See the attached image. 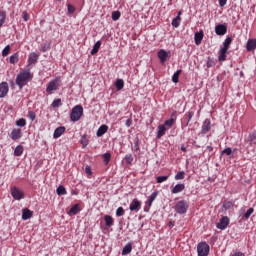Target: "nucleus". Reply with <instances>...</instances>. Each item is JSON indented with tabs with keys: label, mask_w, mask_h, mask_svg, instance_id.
<instances>
[{
	"label": "nucleus",
	"mask_w": 256,
	"mask_h": 256,
	"mask_svg": "<svg viewBox=\"0 0 256 256\" xmlns=\"http://www.w3.org/2000/svg\"><path fill=\"white\" fill-rule=\"evenodd\" d=\"M182 70H177L173 76H172V81L173 83H179V76L181 75Z\"/></svg>",
	"instance_id": "nucleus-36"
},
{
	"label": "nucleus",
	"mask_w": 256,
	"mask_h": 256,
	"mask_svg": "<svg viewBox=\"0 0 256 256\" xmlns=\"http://www.w3.org/2000/svg\"><path fill=\"white\" fill-rule=\"evenodd\" d=\"M134 151H139V139H136L134 143Z\"/></svg>",
	"instance_id": "nucleus-57"
},
{
	"label": "nucleus",
	"mask_w": 256,
	"mask_h": 256,
	"mask_svg": "<svg viewBox=\"0 0 256 256\" xmlns=\"http://www.w3.org/2000/svg\"><path fill=\"white\" fill-rule=\"evenodd\" d=\"M81 210L79 209V204H75L68 212V215H77Z\"/></svg>",
	"instance_id": "nucleus-30"
},
{
	"label": "nucleus",
	"mask_w": 256,
	"mask_h": 256,
	"mask_svg": "<svg viewBox=\"0 0 256 256\" xmlns=\"http://www.w3.org/2000/svg\"><path fill=\"white\" fill-rule=\"evenodd\" d=\"M185 179V172L184 171H180L175 175V180L176 181H180Z\"/></svg>",
	"instance_id": "nucleus-42"
},
{
	"label": "nucleus",
	"mask_w": 256,
	"mask_h": 256,
	"mask_svg": "<svg viewBox=\"0 0 256 256\" xmlns=\"http://www.w3.org/2000/svg\"><path fill=\"white\" fill-rule=\"evenodd\" d=\"M193 115H195V110L191 109L188 111L187 117H188V123H191V119H193Z\"/></svg>",
	"instance_id": "nucleus-51"
},
{
	"label": "nucleus",
	"mask_w": 256,
	"mask_h": 256,
	"mask_svg": "<svg viewBox=\"0 0 256 256\" xmlns=\"http://www.w3.org/2000/svg\"><path fill=\"white\" fill-rule=\"evenodd\" d=\"M166 131H167V128L165 127V125L158 126L157 139H161V137L165 135Z\"/></svg>",
	"instance_id": "nucleus-24"
},
{
	"label": "nucleus",
	"mask_w": 256,
	"mask_h": 256,
	"mask_svg": "<svg viewBox=\"0 0 256 256\" xmlns=\"http://www.w3.org/2000/svg\"><path fill=\"white\" fill-rule=\"evenodd\" d=\"M255 211V209H253V208H249L248 210H247V212L244 214V218L245 219H249V217H251V215H253V212Z\"/></svg>",
	"instance_id": "nucleus-48"
},
{
	"label": "nucleus",
	"mask_w": 256,
	"mask_h": 256,
	"mask_svg": "<svg viewBox=\"0 0 256 256\" xmlns=\"http://www.w3.org/2000/svg\"><path fill=\"white\" fill-rule=\"evenodd\" d=\"M157 195H159V192H153V193L148 197V200L146 201V205H148V208H147V206L144 207V211H145L146 213H148L149 208L153 205V201H155V199H157Z\"/></svg>",
	"instance_id": "nucleus-9"
},
{
	"label": "nucleus",
	"mask_w": 256,
	"mask_h": 256,
	"mask_svg": "<svg viewBox=\"0 0 256 256\" xmlns=\"http://www.w3.org/2000/svg\"><path fill=\"white\" fill-rule=\"evenodd\" d=\"M167 57H169V53L165 50H160L158 52V58L160 59V63H165L167 61Z\"/></svg>",
	"instance_id": "nucleus-18"
},
{
	"label": "nucleus",
	"mask_w": 256,
	"mask_h": 256,
	"mask_svg": "<svg viewBox=\"0 0 256 256\" xmlns=\"http://www.w3.org/2000/svg\"><path fill=\"white\" fill-rule=\"evenodd\" d=\"M49 49H51V42L46 41L43 44H41L40 51H42V53H46V51H49Z\"/></svg>",
	"instance_id": "nucleus-29"
},
{
	"label": "nucleus",
	"mask_w": 256,
	"mask_h": 256,
	"mask_svg": "<svg viewBox=\"0 0 256 256\" xmlns=\"http://www.w3.org/2000/svg\"><path fill=\"white\" fill-rule=\"evenodd\" d=\"M167 179H169V176H158L156 178V181H157V183H163V182L167 181Z\"/></svg>",
	"instance_id": "nucleus-50"
},
{
	"label": "nucleus",
	"mask_w": 256,
	"mask_h": 256,
	"mask_svg": "<svg viewBox=\"0 0 256 256\" xmlns=\"http://www.w3.org/2000/svg\"><path fill=\"white\" fill-rule=\"evenodd\" d=\"M124 160L127 163V165H132V163H133V155L132 154H127L124 157Z\"/></svg>",
	"instance_id": "nucleus-41"
},
{
	"label": "nucleus",
	"mask_w": 256,
	"mask_h": 256,
	"mask_svg": "<svg viewBox=\"0 0 256 256\" xmlns=\"http://www.w3.org/2000/svg\"><path fill=\"white\" fill-rule=\"evenodd\" d=\"M219 5L225 7L227 5V0H219Z\"/></svg>",
	"instance_id": "nucleus-58"
},
{
	"label": "nucleus",
	"mask_w": 256,
	"mask_h": 256,
	"mask_svg": "<svg viewBox=\"0 0 256 256\" xmlns=\"http://www.w3.org/2000/svg\"><path fill=\"white\" fill-rule=\"evenodd\" d=\"M9 51H11V46L7 45V46L2 50V57H7V55H9Z\"/></svg>",
	"instance_id": "nucleus-46"
},
{
	"label": "nucleus",
	"mask_w": 256,
	"mask_h": 256,
	"mask_svg": "<svg viewBox=\"0 0 256 256\" xmlns=\"http://www.w3.org/2000/svg\"><path fill=\"white\" fill-rule=\"evenodd\" d=\"M115 87L117 91H121L125 87V81L123 79H117L115 81Z\"/></svg>",
	"instance_id": "nucleus-25"
},
{
	"label": "nucleus",
	"mask_w": 256,
	"mask_h": 256,
	"mask_svg": "<svg viewBox=\"0 0 256 256\" xmlns=\"http://www.w3.org/2000/svg\"><path fill=\"white\" fill-rule=\"evenodd\" d=\"M216 35H225L227 33V26L225 24H219L215 27Z\"/></svg>",
	"instance_id": "nucleus-13"
},
{
	"label": "nucleus",
	"mask_w": 256,
	"mask_h": 256,
	"mask_svg": "<svg viewBox=\"0 0 256 256\" xmlns=\"http://www.w3.org/2000/svg\"><path fill=\"white\" fill-rule=\"evenodd\" d=\"M189 209V205L185 200L179 201L175 206L176 213H179V215H185L187 213V210Z\"/></svg>",
	"instance_id": "nucleus-5"
},
{
	"label": "nucleus",
	"mask_w": 256,
	"mask_h": 256,
	"mask_svg": "<svg viewBox=\"0 0 256 256\" xmlns=\"http://www.w3.org/2000/svg\"><path fill=\"white\" fill-rule=\"evenodd\" d=\"M15 157H21L23 155V146L18 145L14 150Z\"/></svg>",
	"instance_id": "nucleus-32"
},
{
	"label": "nucleus",
	"mask_w": 256,
	"mask_h": 256,
	"mask_svg": "<svg viewBox=\"0 0 256 256\" xmlns=\"http://www.w3.org/2000/svg\"><path fill=\"white\" fill-rule=\"evenodd\" d=\"M203 31L201 30L200 32H196L194 34V41H195V45H201V42L203 41Z\"/></svg>",
	"instance_id": "nucleus-17"
},
{
	"label": "nucleus",
	"mask_w": 256,
	"mask_h": 256,
	"mask_svg": "<svg viewBox=\"0 0 256 256\" xmlns=\"http://www.w3.org/2000/svg\"><path fill=\"white\" fill-rule=\"evenodd\" d=\"M99 49H101V41H97L94 44V46H93V48H92V50L90 52L91 55H95V54L99 53Z\"/></svg>",
	"instance_id": "nucleus-27"
},
{
	"label": "nucleus",
	"mask_w": 256,
	"mask_h": 256,
	"mask_svg": "<svg viewBox=\"0 0 256 256\" xmlns=\"http://www.w3.org/2000/svg\"><path fill=\"white\" fill-rule=\"evenodd\" d=\"M104 221H105L106 227H112V225H113V217H111L109 215H105L104 216Z\"/></svg>",
	"instance_id": "nucleus-33"
},
{
	"label": "nucleus",
	"mask_w": 256,
	"mask_h": 256,
	"mask_svg": "<svg viewBox=\"0 0 256 256\" xmlns=\"http://www.w3.org/2000/svg\"><path fill=\"white\" fill-rule=\"evenodd\" d=\"M8 93H9V84H7V82L0 83V99H3V97H7Z\"/></svg>",
	"instance_id": "nucleus-11"
},
{
	"label": "nucleus",
	"mask_w": 256,
	"mask_h": 256,
	"mask_svg": "<svg viewBox=\"0 0 256 256\" xmlns=\"http://www.w3.org/2000/svg\"><path fill=\"white\" fill-rule=\"evenodd\" d=\"M39 59V55H37V53L33 52L29 54L28 57V63L29 65H35L36 61H38Z\"/></svg>",
	"instance_id": "nucleus-21"
},
{
	"label": "nucleus",
	"mask_w": 256,
	"mask_h": 256,
	"mask_svg": "<svg viewBox=\"0 0 256 256\" xmlns=\"http://www.w3.org/2000/svg\"><path fill=\"white\" fill-rule=\"evenodd\" d=\"M9 63H11V65L19 63V54L14 53L13 55H11L9 58Z\"/></svg>",
	"instance_id": "nucleus-28"
},
{
	"label": "nucleus",
	"mask_w": 256,
	"mask_h": 256,
	"mask_svg": "<svg viewBox=\"0 0 256 256\" xmlns=\"http://www.w3.org/2000/svg\"><path fill=\"white\" fill-rule=\"evenodd\" d=\"M22 19L26 22L29 21V14L27 13V11H24L22 13Z\"/></svg>",
	"instance_id": "nucleus-54"
},
{
	"label": "nucleus",
	"mask_w": 256,
	"mask_h": 256,
	"mask_svg": "<svg viewBox=\"0 0 256 256\" xmlns=\"http://www.w3.org/2000/svg\"><path fill=\"white\" fill-rule=\"evenodd\" d=\"M233 43V39L231 37H227L225 41L223 42V47L219 51L218 61H226L227 59V51Z\"/></svg>",
	"instance_id": "nucleus-2"
},
{
	"label": "nucleus",
	"mask_w": 256,
	"mask_h": 256,
	"mask_svg": "<svg viewBox=\"0 0 256 256\" xmlns=\"http://www.w3.org/2000/svg\"><path fill=\"white\" fill-rule=\"evenodd\" d=\"M256 49V39H248L246 43V51H255Z\"/></svg>",
	"instance_id": "nucleus-15"
},
{
	"label": "nucleus",
	"mask_w": 256,
	"mask_h": 256,
	"mask_svg": "<svg viewBox=\"0 0 256 256\" xmlns=\"http://www.w3.org/2000/svg\"><path fill=\"white\" fill-rule=\"evenodd\" d=\"M81 145L82 147L85 149V147H87V145H89V139H87V135H83L81 137Z\"/></svg>",
	"instance_id": "nucleus-38"
},
{
	"label": "nucleus",
	"mask_w": 256,
	"mask_h": 256,
	"mask_svg": "<svg viewBox=\"0 0 256 256\" xmlns=\"http://www.w3.org/2000/svg\"><path fill=\"white\" fill-rule=\"evenodd\" d=\"M56 193L57 195L61 196V195H67V190L65 189V186L60 185L57 189H56Z\"/></svg>",
	"instance_id": "nucleus-35"
},
{
	"label": "nucleus",
	"mask_w": 256,
	"mask_h": 256,
	"mask_svg": "<svg viewBox=\"0 0 256 256\" xmlns=\"http://www.w3.org/2000/svg\"><path fill=\"white\" fill-rule=\"evenodd\" d=\"M33 217V211L25 208L22 210V219L23 221H27V219H31Z\"/></svg>",
	"instance_id": "nucleus-19"
},
{
	"label": "nucleus",
	"mask_w": 256,
	"mask_h": 256,
	"mask_svg": "<svg viewBox=\"0 0 256 256\" xmlns=\"http://www.w3.org/2000/svg\"><path fill=\"white\" fill-rule=\"evenodd\" d=\"M51 107H53L54 109H57V107H61V99L60 98L55 99L52 102Z\"/></svg>",
	"instance_id": "nucleus-43"
},
{
	"label": "nucleus",
	"mask_w": 256,
	"mask_h": 256,
	"mask_svg": "<svg viewBox=\"0 0 256 256\" xmlns=\"http://www.w3.org/2000/svg\"><path fill=\"white\" fill-rule=\"evenodd\" d=\"M65 131H66L65 126H60V127L56 128L54 130V134H53L54 139H59V137H61V135H63V133H65Z\"/></svg>",
	"instance_id": "nucleus-16"
},
{
	"label": "nucleus",
	"mask_w": 256,
	"mask_h": 256,
	"mask_svg": "<svg viewBox=\"0 0 256 256\" xmlns=\"http://www.w3.org/2000/svg\"><path fill=\"white\" fill-rule=\"evenodd\" d=\"M231 256H245V254L243 252H235Z\"/></svg>",
	"instance_id": "nucleus-59"
},
{
	"label": "nucleus",
	"mask_w": 256,
	"mask_h": 256,
	"mask_svg": "<svg viewBox=\"0 0 256 256\" xmlns=\"http://www.w3.org/2000/svg\"><path fill=\"white\" fill-rule=\"evenodd\" d=\"M174 123H175V119L170 118L169 120H166V121L164 122V125H165L166 127L171 128V127H173V124H174Z\"/></svg>",
	"instance_id": "nucleus-47"
},
{
	"label": "nucleus",
	"mask_w": 256,
	"mask_h": 256,
	"mask_svg": "<svg viewBox=\"0 0 256 256\" xmlns=\"http://www.w3.org/2000/svg\"><path fill=\"white\" fill-rule=\"evenodd\" d=\"M68 14L72 15V13H75V6L68 4L67 5Z\"/></svg>",
	"instance_id": "nucleus-52"
},
{
	"label": "nucleus",
	"mask_w": 256,
	"mask_h": 256,
	"mask_svg": "<svg viewBox=\"0 0 256 256\" xmlns=\"http://www.w3.org/2000/svg\"><path fill=\"white\" fill-rule=\"evenodd\" d=\"M31 79H33V75L30 69L20 71L16 76V85H18L19 89H23V86L29 83Z\"/></svg>",
	"instance_id": "nucleus-1"
},
{
	"label": "nucleus",
	"mask_w": 256,
	"mask_h": 256,
	"mask_svg": "<svg viewBox=\"0 0 256 256\" xmlns=\"http://www.w3.org/2000/svg\"><path fill=\"white\" fill-rule=\"evenodd\" d=\"M232 153H233V150L228 147V148H225L224 150H222L220 155H221V157H223V155L230 156V155H232Z\"/></svg>",
	"instance_id": "nucleus-44"
},
{
	"label": "nucleus",
	"mask_w": 256,
	"mask_h": 256,
	"mask_svg": "<svg viewBox=\"0 0 256 256\" xmlns=\"http://www.w3.org/2000/svg\"><path fill=\"white\" fill-rule=\"evenodd\" d=\"M130 211H135V213H138V211L141 210V201H139L137 198L133 199L129 206Z\"/></svg>",
	"instance_id": "nucleus-10"
},
{
	"label": "nucleus",
	"mask_w": 256,
	"mask_h": 256,
	"mask_svg": "<svg viewBox=\"0 0 256 256\" xmlns=\"http://www.w3.org/2000/svg\"><path fill=\"white\" fill-rule=\"evenodd\" d=\"M107 131H109V126L108 125H101L97 132H96V135L97 137H103V134L104 133H107Z\"/></svg>",
	"instance_id": "nucleus-20"
},
{
	"label": "nucleus",
	"mask_w": 256,
	"mask_h": 256,
	"mask_svg": "<svg viewBox=\"0 0 256 256\" xmlns=\"http://www.w3.org/2000/svg\"><path fill=\"white\" fill-rule=\"evenodd\" d=\"M181 151H183V153H187V148L185 147V145L181 146Z\"/></svg>",
	"instance_id": "nucleus-60"
},
{
	"label": "nucleus",
	"mask_w": 256,
	"mask_h": 256,
	"mask_svg": "<svg viewBox=\"0 0 256 256\" xmlns=\"http://www.w3.org/2000/svg\"><path fill=\"white\" fill-rule=\"evenodd\" d=\"M209 250H210V247H209V244H207V242H200L197 245L198 256H207V255H209Z\"/></svg>",
	"instance_id": "nucleus-4"
},
{
	"label": "nucleus",
	"mask_w": 256,
	"mask_h": 256,
	"mask_svg": "<svg viewBox=\"0 0 256 256\" xmlns=\"http://www.w3.org/2000/svg\"><path fill=\"white\" fill-rule=\"evenodd\" d=\"M7 19V14L5 11H0V29L5 25V20Z\"/></svg>",
	"instance_id": "nucleus-34"
},
{
	"label": "nucleus",
	"mask_w": 256,
	"mask_h": 256,
	"mask_svg": "<svg viewBox=\"0 0 256 256\" xmlns=\"http://www.w3.org/2000/svg\"><path fill=\"white\" fill-rule=\"evenodd\" d=\"M248 142L250 145H256V132H252L248 136Z\"/></svg>",
	"instance_id": "nucleus-31"
},
{
	"label": "nucleus",
	"mask_w": 256,
	"mask_h": 256,
	"mask_svg": "<svg viewBox=\"0 0 256 256\" xmlns=\"http://www.w3.org/2000/svg\"><path fill=\"white\" fill-rule=\"evenodd\" d=\"M83 116V106L76 105L74 108H72L70 113V121H73V123L79 121L81 117Z\"/></svg>",
	"instance_id": "nucleus-3"
},
{
	"label": "nucleus",
	"mask_w": 256,
	"mask_h": 256,
	"mask_svg": "<svg viewBox=\"0 0 256 256\" xmlns=\"http://www.w3.org/2000/svg\"><path fill=\"white\" fill-rule=\"evenodd\" d=\"M28 116H29V119H31V121H35L37 117V115L33 111L28 112Z\"/></svg>",
	"instance_id": "nucleus-53"
},
{
	"label": "nucleus",
	"mask_w": 256,
	"mask_h": 256,
	"mask_svg": "<svg viewBox=\"0 0 256 256\" xmlns=\"http://www.w3.org/2000/svg\"><path fill=\"white\" fill-rule=\"evenodd\" d=\"M133 251V245L131 243H128L124 246L122 250V255H129Z\"/></svg>",
	"instance_id": "nucleus-26"
},
{
	"label": "nucleus",
	"mask_w": 256,
	"mask_h": 256,
	"mask_svg": "<svg viewBox=\"0 0 256 256\" xmlns=\"http://www.w3.org/2000/svg\"><path fill=\"white\" fill-rule=\"evenodd\" d=\"M85 173H86L87 175H92V174H93V172L91 171V166H86V167H85Z\"/></svg>",
	"instance_id": "nucleus-56"
},
{
	"label": "nucleus",
	"mask_w": 256,
	"mask_h": 256,
	"mask_svg": "<svg viewBox=\"0 0 256 256\" xmlns=\"http://www.w3.org/2000/svg\"><path fill=\"white\" fill-rule=\"evenodd\" d=\"M103 159H104V163H109V161H111V153H105L103 154Z\"/></svg>",
	"instance_id": "nucleus-49"
},
{
	"label": "nucleus",
	"mask_w": 256,
	"mask_h": 256,
	"mask_svg": "<svg viewBox=\"0 0 256 256\" xmlns=\"http://www.w3.org/2000/svg\"><path fill=\"white\" fill-rule=\"evenodd\" d=\"M10 191L13 199H15L16 201H21V199L25 197V193H23L21 189H19L17 186L11 187Z\"/></svg>",
	"instance_id": "nucleus-6"
},
{
	"label": "nucleus",
	"mask_w": 256,
	"mask_h": 256,
	"mask_svg": "<svg viewBox=\"0 0 256 256\" xmlns=\"http://www.w3.org/2000/svg\"><path fill=\"white\" fill-rule=\"evenodd\" d=\"M179 25H181V12H178L177 17H175L172 20V27H174L175 29H177V27H179Z\"/></svg>",
	"instance_id": "nucleus-22"
},
{
	"label": "nucleus",
	"mask_w": 256,
	"mask_h": 256,
	"mask_svg": "<svg viewBox=\"0 0 256 256\" xmlns=\"http://www.w3.org/2000/svg\"><path fill=\"white\" fill-rule=\"evenodd\" d=\"M229 226V217L223 216L219 223L216 225L217 229H220L221 231H225L227 227Z\"/></svg>",
	"instance_id": "nucleus-8"
},
{
	"label": "nucleus",
	"mask_w": 256,
	"mask_h": 256,
	"mask_svg": "<svg viewBox=\"0 0 256 256\" xmlns=\"http://www.w3.org/2000/svg\"><path fill=\"white\" fill-rule=\"evenodd\" d=\"M16 125L17 127H25V125H27V120H25V118H20L17 120Z\"/></svg>",
	"instance_id": "nucleus-40"
},
{
	"label": "nucleus",
	"mask_w": 256,
	"mask_h": 256,
	"mask_svg": "<svg viewBox=\"0 0 256 256\" xmlns=\"http://www.w3.org/2000/svg\"><path fill=\"white\" fill-rule=\"evenodd\" d=\"M207 69H211V67H215V60L213 58L208 57V60L206 62Z\"/></svg>",
	"instance_id": "nucleus-39"
},
{
	"label": "nucleus",
	"mask_w": 256,
	"mask_h": 256,
	"mask_svg": "<svg viewBox=\"0 0 256 256\" xmlns=\"http://www.w3.org/2000/svg\"><path fill=\"white\" fill-rule=\"evenodd\" d=\"M175 224L173 222H169V227H174Z\"/></svg>",
	"instance_id": "nucleus-62"
},
{
	"label": "nucleus",
	"mask_w": 256,
	"mask_h": 256,
	"mask_svg": "<svg viewBox=\"0 0 256 256\" xmlns=\"http://www.w3.org/2000/svg\"><path fill=\"white\" fill-rule=\"evenodd\" d=\"M211 131V120L206 119L202 124L201 134L207 135Z\"/></svg>",
	"instance_id": "nucleus-12"
},
{
	"label": "nucleus",
	"mask_w": 256,
	"mask_h": 256,
	"mask_svg": "<svg viewBox=\"0 0 256 256\" xmlns=\"http://www.w3.org/2000/svg\"><path fill=\"white\" fill-rule=\"evenodd\" d=\"M58 89H59V81L52 80L47 85L46 93H48V95H53V91H57Z\"/></svg>",
	"instance_id": "nucleus-7"
},
{
	"label": "nucleus",
	"mask_w": 256,
	"mask_h": 256,
	"mask_svg": "<svg viewBox=\"0 0 256 256\" xmlns=\"http://www.w3.org/2000/svg\"><path fill=\"white\" fill-rule=\"evenodd\" d=\"M121 18V12L120 11H113L112 12V21H119Z\"/></svg>",
	"instance_id": "nucleus-37"
},
{
	"label": "nucleus",
	"mask_w": 256,
	"mask_h": 256,
	"mask_svg": "<svg viewBox=\"0 0 256 256\" xmlns=\"http://www.w3.org/2000/svg\"><path fill=\"white\" fill-rule=\"evenodd\" d=\"M126 127H131L133 125V120L131 118H128L125 122Z\"/></svg>",
	"instance_id": "nucleus-55"
},
{
	"label": "nucleus",
	"mask_w": 256,
	"mask_h": 256,
	"mask_svg": "<svg viewBox=\"0 0 256 256\" xmlns=\"http://www.w3.org/2000/svg\"><path fill=\"white\" fill-rule=\"evenodd\" d=\"M125 215V209L123 207H119L116 210V217H123Z\"/></svg>",
	"instance_id": "nucleus-45"
},
{
	"label": "nucleus",
	"mask_w": 256,
	"mask_h": 256,
	"mask_svg": "<svg viewBox=\"0 0 256 256\" xmlns=\"http://www.w3.org/2000/svg\"><path fill=\"white\" fill-rule=\"evenodd\" d=\"M10 137L13 141H17L18 139H21L23 137V134L21 133V129H13Z\"/></svg>",
	"instance_id": "nucleus-14"
},
{
	"label": "nucleus",
	"mask_w": 256,
	"mask_h": 256,
	"mask_svg": "<svg viewBox=\"0 0 256 256\" xmlns=\"http://www.w3.org/2000/svg\"><path fill=\"white\" fill-rule=\"evenodd\" d=\"M208 151H213V147L212 146H207Z\"/></svg>",
	"instance_id": "nucleus-61"
},
{
	"label": "nucleus",
	"mask_w": 256,
	"mask_h": 256,
	"mask_svg": "<svg viewBox=\"0 0 256 256\" xmlns=\"http://www.w3.org/2000/svg\"><path fill=\"white\" fill-rule=\"evenodd\" d=\"M181 191H185V184H177L172 190L171 193L174 195L177 193H181Z\"/></svg>",
	"instance_id": "nucleus-23"
}]
</instances>
